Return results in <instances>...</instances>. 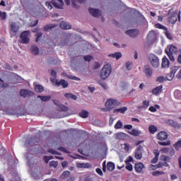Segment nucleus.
Wrapping results in <instances>:
<instances>
[{
    "instance_id": "obj_1",
    "label": "nucleus",
    "mask_w": 181,
    "mask_h": 181,
    "mask_svg": "<svg viewBox=\"0 0 181 181\" xmlns=\"http://www.w3.org/2000/svg\"><path fill=\"white\" fill-rule=\"evenodd\" d=\"M165 54L169 57L170 60L171 62H175V57L173 54H177L179 52V49L177 47L173 45H170L167 46V47L165 49Z\"/></svg>"
},
{
    "instance_id": "obj_2",
    "label": "nucleus",
    "mask_w": 181,
    "mask_h": 181,
    "mask_svg": "<svg viewBox=\"0 0 181 181\" xmlns=\"http://www.w3.org/2000/svg\"><path fill=\"white\" fill-rule=\"evenodd\" d=\"M111 71H112V68L111 67V64H106L102 68L100 71V78L102 80H107V77H110L111 74Z\"/></svg>"
},
{
    "instance_id": "obj_3",
    "label": "nucleus",
    "mask_w": 181,
    "mask_h": 181,
    "mask_svg": "<svg viewBox=\"0 0 181 181\" xmlns=\"http://www.w3.org/2000/svg\"><path fill=\"white\" fill-rule=\"evenodd\" d=\"M172 11H173V9H170L168 11L169 17L168 18V22L173 25L176 23V22H177V17H178V20L180 21V15H177V12H174L172 13Z\"/></svg>"
},
{
    "instance_id": "obj_4",
    "label": "nucleus",
    "mask_w": 181,
    "mask_h": 181,
    "mask_svg": "<svg viewBox=\"0 0 181 181\" xmlns=\"http://www.w3.org/2000/svg\"><path fill=\"white\" fill-rule=\"evenodd\" d=\"M148 59L153 67H159V58L155 54H150Z\"/></svg>"
},
{
    "instance_id": "obj_5",
    "label": "nucleus",
    "mask_w": 181,
    "mask_h": 181,
    "mask_svg": "<svg viewBox=\"0 0 181 181\" xmlns=\"http://www.w3.org/2000/svg\"><path fill=\"white\" fill-rule=\"evenodd\" d=\"M52 83H55L57 87L62 86V88H67L69 87V82L66 81L64 79H61L58 81L57 79H51Z\"/></svg>"
},
{
    "instance_id": "obj_6",
    "label": "nucleus",
    "mask_w": 181,
    "mask_h": 181,
    "mask_svg": "<svg viewBox=\"0 0 181 181\" xmlns=\"http://www.w3.org/2000/svg\"><path fill=\"white\" fill-rule=\"evenodd\" d=\"M30 34V31H23L21 33L20 37L21 39V42L25 44V45H28V43H29L30 40H29V35Z\"/></svg>"
},
{
    "instance_id": "obj_7",
    "label": "nucleus",
    "mask_w": 181,
    "mask_h": 181,
    "mask_svg": "<svg viewBox=\"0 0 181 181\" xmlns=\"http://www.w3.org/2000/svg\"><path fill=\"white\" fill-rule=\"evenodd\" d=\"M115 105H118V100L115 99H108L105 103V106L109 109L114 108Z\"/></svg>"
},
{
    "instance_id": "obj_8",
    "label": "nucleus",
    "mask_w": 181,
    "mask_h": 181,
    "mask_svg": "<svg viewBox=\"0 0 181 181\" xmlns=\"http://www.w3.org/2000/svg\"><path fill=\"white\" fill-rule=\"evenodd\" d=\"M89 13L94 16V18H100L101 16V11L100 9H95L93 8H89Z\"/></svg>"
},
{
    "instance_id": "obj_9",
    "label": "nucleus",
    "mask_w": 181,
    "mask_h": 181,
    "mask_svg": "<svg viewBox=\"0 0 181 181\" xmlns=\"http://www.w3.org/2000/svg\"><path fill=\"white\" fill-rule=\"evenodd\" d=\"M52 4L57 9H62L64 6L63 0H52Z\"/></svg>"
},
{
    "instance_id": "obj_10",
    "label": "nucleus",
    "mask_w": 181,
    "mask_h": 181,
    "mask_svg": "<svg viewBox=\"0 0 181 181\" xmlns=\"http://www.w3.org/2000/svg\"><path fill=\"white\" fill-rule=\"evenodd\" d=\"M147 39L148 40H150L151 43H153V42H156V40H158V37L156 35V33H155V31L153 30L150 31L147 35Z\"/></svg>"
},
{
    "instance_id": "obj_11",
    "label": "nucleus",
    "mask_w": 181,
    "mask_h": 181,
    "mask_svg": "<svg viewBox=\"0 0 181 181\" xmlns=\"http://www.w3.org/2000/svg\"><path fill=\"white\" fill-rule=\"evenodd\" d=\"M20 95L23 98H26V97H30L33 95V93L31 90H28L26 89H21L20 90Z\"/></svg>"
},
{
    "instance_id": "obj_12",
    "label": "nucleus",
    "mask_w": 181,
    "mask_h": 181,
    "mask_svg": "<svg viewBox=\"0 0 181 181\" xmlns=\"http://www.w3.org/2000/svg\"><path fill=\"white\" fill-rule=\"evenodd\" d=\"M165 124H167V125H170V127H173V128L180 129L181 127V124H179L177 122L172 119H167L165 121Z\"/></svg>"
},
{
    "instance_id": "obj_13",
    "label": "nucleus",
    "mask_w": 181,
    "mask_h": 181,
    "mask_svg": "<svg viewBox=\"0 0 181 181\" xmlns=\"http://www.w3.org/2000/svg\"><path fill=\"white\" fill-rule=\"evenodd\" d=\"M168 134L165 131H161L158 132L157 134V139L159 141H166V139H168Z\"/></svg>"
},
{
    "instance_id": "obj_14",
    "label": "nucleus",
    "mask_w": 181,
    "mask_h": 181,
    "mask_svg": "<svg viewBox=\"0 0 181 181\" xmlns=\"http://www.w3.org/2000/svg\"><path fill=\"white\" fill-rule=\"evenodd\" d=\"M126 35L130 36V37H136L139 35V30L134 29V30H129L125 32Z\"/></svg>"
},
{
    "instance_id": "obj_15",
    "label": "nucleus",
    "mask_w": 181,
    "mask_h": 181,
    "mask_svg": "<svg viewBox=\"0 0 181 181\" xmlns=\"http://www.w3.org/2000/svg\"><path fill=\"white\" fill-rule=\"evenodd\" d=\"M144 73L146 77L149 78V77H152V74H153V71H152V69L149 66H144Z\"/></svg>"
},
{
    "instance_id": "obj_16",
    "label": "nucleus",
    "mask_w": 181,
    "mask_h": 181,
    "mask_svg": "<svg viewBox=\"0 0 181 181\" xmlns=\"http://www.w3.org/2000/svg\"><path fill=\"white\" fill-rule=\"evenodd\" d=\"M153 153L155 155V158L151 160L152 163H157L158 160H159V155H160V152H159V150L155 149L153 151Z\"/></svg>"
},
{
    "instance_id": "obj_17",
    "label": "nucleus",
    "mask_w": 181,
    "mask_h": 181,
    "mask_svg": "<svg viewBox=\"0 0 181 181\" xmlns=\"http://www.w3.org/2000/svg\"><path fill=\"white\" fill-rule=\"evenodd\" d=\"M60 28L67 30L69 29H71V25L70 23H67V22L62 21L60 23Z\"/></svg>"
},
{
    "instance_id": "obj_18",
    "label": "nucleus",
    "mask_w": 181,
    "mask_h": 181,
    "mask_svg": "<svg viewBox=\"0 0 181 181\" xmlns=\"http://www.w3.org/2000/svg\"><path fill=\"white\" fill-rule=\"evenodd\" d=\"M36 141H37V138L36 137H30L27 139L25 143V146H26V148H29V145L34 144V142H36Z\"/></svg>"
},
{
    "instance_id": "obj_19",
    "label": "nucleus",
    "mask_w": 181,
    "mask_h": 181,
    "mask_svg": "<svg viewBox=\"0 0 181 181\" xmlns=\"http://www.w3.org/2000/svg\"><path fill=\"white\" fill-rule=\"evenodd\" d=\"M163 88V86L160 85L152 90V94H154V95H158V94L162 93V90Z\"/></svg>"
},
{
    "instance_id": "obj_20",
    "label": "nucleus",
    "mask_w": 181,
    "mask_h": 181,
    "mask_svg": "<svg viewBox=\"0 0 181 181\" xmlns=\"http://www.w3.org/2000/svg\"><path fill=\"white\" fill-rule=\"evenodd\" d=\"M11 30L12 33L16 35L19 32V27L16 25V23H12L11 25Z\"/></svg>"
},
{
    "instance_id": "obj_21",
    "label": "nucleus",
    "mask_w": 181,
    "mask_h": 181,
    "mask_svg": "<svg viewBox=\"0 0 181 181\" xmlns=\"http://www.w3.org/2000/svg\"><path fill=\"white\" fill-rule=\"evenodd\" d=\"M170 64V62H169V59L166 57H163L162 60V67L163 69H168Z\"/></svg>"
},
{
    "instance_id": "obj_22",
    "label": "nucleus",
    "mask_w": 181,
    "mask_h": 181,
    "mask_svg": "<svg viewBox=\"0 0 181 181\" xmlns=\"http://www.w3.org/2000/svg\"><path fill=\"white\" fill-rule=\"evenodd\" d=\"M128 134L132 135L133 136H139L141 135V130H138L136 129H132L131 132H128Z\"/></svg>"
},
{
    "instance_id": "obj_23",
    "label": "nucleus",
    "mask_w": 181,
    "mask_h": 181,
    "mask_svg": "<svg viewBox=\"0 0 181 181\" xmlns=\"http://www.w3.org/2000/svg\"><path fill=\"white\" fill-rule=\"evenodd\" d=\"M134 169L136 172L140 173V172H142V169H144V165L142 164V163H136Z\"/></svg>"
},
{
    "instance_id": "obj_24",
    "label": "nucleus",
    "mask_w": 181,
    "mask_h": 181,
    "mask_svg": "<svg viewBox=\"0 0 181 181\" xmlns=\"http://www.w3.org/2000/svg\"><path fill=\"white\" fill-rule=\"evenodd\" d=\"M64 98H67L68 100H77V95H73L72 93H66L64 94Z\"/></svg>"
},
{
    "instance_id": "obj_25",
    "label": "nucleus",
    "mask_w": 181,
    "mask_h": 181,
    "mask_svg": "<svg viewBox=\"0 0 181 181\" xmlns=\"http://www.w3.org/2000/svg\"><path fill=\"white\" fill-rule=\"evenodd\" d=\"M109 57H112L113 59H116V60H119V59L122 57V54H121V52H115L114 54H109Z\"/></svg>"
},
{
    "instance_id": "obj_26",
    "label": "nucleus",
    "mask_w": 181,
    "mask_h": 181,
    "mask_svg": "<svg viewBox=\"0 0 181 181\" xmlns=\"http://www.w3.org/2000/svg\"><path fill=\"white\" fill-rule=\"evenodd\" d=\"M64 1L67 6L70 5L71 0H64ZM71 4L74 8H76V9H78V6H77V1H76V0H71Z\"/></svg>"
},
{
    "instance_id": "obj_27",
    "label": "nucleus",
    "mask_w": 181,
    "mask_h": 181,
    "mask_svg": "<svg viewBox=\"0 0 181 181\" xmlns=\"http://www.w3.org/2000/svg\"><path fill=\"white\" fill-rule=\"evenodd\" d=\"M31 53L35 56H37V54H39V47L36 45H33L31 47Z\"/></svg>"
},
{
    "instance_id": "obj_28",
    "label": "nucleus",
    "mask_w": 181,
    "mask_h": 181,
    "mask_svg": "<svg viewBox=\"0 0 181 181\" xmlns=\"http://www.w3.org/2000/svg\"><path fill=\"white\" fill-rule=\"evenodd\" d=\"M164 166L165 168H168L169 166V163L168 162L164 161V162H160L156 165V169H158L159 168H162Z\"/></svg>"
},
{
    "instance_id": "obj_29",
    "label": "nucleus",
    "mask_w": 181,
    "mask_h": 181,
    "mask_svg": "<svg viewBox=\"0 0 181 181\" xmlns=\"http://www.w3.org/2000/svg\"><path fill=\"white\" fill-rule=\"evenodd\" d=\"M37 98H40L42 101L44 103H46L47 101H49V100L52 99V96L47 95V96H42V95H38Z\"/></svg>"
},
{
    "instance_id": "obj_30",
    "label": "nucleus",
    "mask_w": 181,
    "mask_h": 181,
    "mask_svg": "<svg viewBox=\"0 0 181 181\" xmlns=\"http://www.w3.org/2000/svg\"><path fill=\"white\" fill-rule=\"evenodd\" d=\"M107 170H109V172H112V170H114V169H115V164H114V163H112V162H109L107 165Z\"/></svg>"
},
{
    "instance_id": "obj_31",
    "label": "nucleus",
    "mask_w": 181,
    "mask_h": 181,
    "mask_svg": "<svg viewBox=\"0 0 181 181\" xmlns=\"http://www.w3.org/2000/svg\"><path fill=\"white\" fill-rule=\"evenodd\" d=\"M127 110H128V108H127V107H120L119 109H115L113 112H120V114H124V112H125V111H127Z\"/></svg>"
},
{
    "instance_id": "obj_32",
    "label": "nucleus",
    "mask_w": 181,
    "mask_h": 181,
    "mask_svg": "<svg viewBox=\"0 0 181 181\" xmlns=\"http://www.w3.org/2000/svg\"><path fill=\"white\" fill-rule=\"evenodd\" d=\"M35 90L37 93H43L45 91V88L41 85H36Z\"/></svg>"
},
{
    "instance_id": "obj_33",
    "label": "nucleus",
    "mask_w": 181,
    "mask_h": 181,
    "mask_svg": "<svg viewBox=\"0 0 181 181\" xmlns=\"http://www.w3.org/2000/svg\"><path fill=\"white\" fill-rule=\"evenodd\" d=\"M148 131L150 132V134H155V132H156V131H158V127H156V126L153 125H151L148 127Z\"/></svg>"
},
{
    "instance_id": "obj_34",
    "label": "nucleus",
    "mask_w": 181,
    "mask_h": 181,
    "mask_svg": "<svg viewBox=\"0 0 181 181\" xmlns=\"http://www.w3.org/2000/svg\"><path fill=\"white\" fill-rule=\"evenodd\" d=\"M88 112L86 110H82L79 113V117H81V118H88Z\"/></svg>"
},
{
    "instance_id": "obj_35",
    "label": "nucleus",
    "mask_w": 181,
    "mask_h": 181,
    "mask_svg": "<svg viewBox=\"0 0 181 181\" xmlns=\"http://www.w3.org/2000/svg\"><path fill=\"white\" fill-rule=\"evenodd\" d=\"M149 107V100H144L143 101V105L142 106H139V110L144 108H148Z\"/></svg>"
},
{
    "instance_id": "obj_36",
    "label": "nucleus",
    "mask_w": 181,
    "mask_h": 181,
    "mask_svg": "<svg viewBox=\"0 0 181 181\" xmlns=\"http://www.w3.org/2000/svg\"><path fill=\"white\" fill-rule=\"evenodd\" d=\"M158 145L161 146H169V145H170V140H168L167 141H158Z\"/></svg>"
},
{
    "instance_id": "obj_37",
    "label": "nucleus",
    "mask_w": 181,
    "mask_h": 181,
    "mask_svg": "<svg viewBox=\"0 0 181 181\" xmlns=\"http://www.w3.org/2000/svg\"><path fill=\"white\" fill-rule=\"evenodd\" d=\"M132 61H128L127 62H126L125 66L127 70H132Z\"/></svg>"
},
{
    "instance_id": "obj_38",
    "label": "nucleus",
    "mask_w": 181,
    "mask_h": 181,
    "mask_svg": "<svg viewBox=\"0 0 181 181\" xmlns=\"http://www.w3.org/2000/svg\"><path fill=\"white\" fill-rule=\"evenodd\" d=\"M174 77H175L174 74L170 72L166 75L165 80H168V81H172Z\"/></svg>"
},
{
    "instance_id": "obj_39",
    "label": "nucleus",
    "mask_w": 181,
    "mask_h": 181,
    "mask_svg": "<svg viewBox=\"0 0 181 181\" xmlns=\"http://www.w3.org/2000/svg\"><path fill=\"white\" fill-rule=\"evenodd\" d=\"M165 30V35L167 39H169V40H173V37L172 36V34H170V33L168 30V28L167 30Z\"/></svg>"
},
{
    "instance_id": "obj_40",
    "label": "nucleus",
    "mask_w": 181,
    "mask_h": 181,
    "mask_svg": "<svg viewBox=\"0 0 181 181\" xmlns=\"http://www.w3.org/2000/svg\"><path fill=\"white\" fill-rule=\"evenodd\" d=\"M59 111H63L64 112H66L69 111V107L61 105L60 107H59Z\"/></svg>"
},
{
    "instance_id": "obj_41",
    "label": "nucleus",
    "mask_w": 181,
    "mask_h": 181,
    "mask_svg": "<svg viewBox=\"0 0 181 181\" xmlns=\"http://www.w3.org/2000/svg\"><path fill=\"white\" fill-rule=\"evenodd\" d=\"M134 157L136 158V159H138L139 160H141V159H142V152L136 151Z\"/></svg>"
},
{
    "instance_id": "obj_42",
    "label": "nucleus",
    "mask_w": 181,
    "mask_h": 181,
    "mask_svg": "<svg viewBox=\"0 0 181 181\" xmlns=\"http://www.w3.org/2000/svg\"><path fill=\"white\" fill-rule=\"evenodd\" d=\"M155 28H156V29H163V30H168V28L162 25V24H160V23L155 24Z\"/></svg>"
},
{
    "instance_id": "obj_43",
    "label": "nucleus",
    "mask_w": 181,
    "mask_h": 181,
    "mask_svg": "<svg viewBox=\"0 0 181 181\" xmlns=\"http://www.w3.org/2000/svg\"><path fill=\"white\" fill-rule=\"evenodd\" d=\"M70 176V171H64L62 175V179H66V177H69Z\"/></svg>"
},
{
    "instance_id": "obj_44",
    "label": "nucleus",
    "mask_w": 181,
    "mask_h": 181,
    "mask_svg": "<svg viewBox=\"0 0 181 181\" xmlns=\"http://www.w3.org/2000/svg\"><path fill=\"white\" fill-rule=\"evenodd\" d=\"M160 175H165L163 171H154L152 173L153 176H160Z\"/></svg>"
},
{
    "instance_id": "obj_45",
    "label": "nucleus",
    "mask_w": 181,
    "mask_h": 181,
    "mask_svg": "<svg viewBox=\"0 0 181 181\" xmlns=\"http://www.w3.org/2000/svg\"><path fill=\"white\" fill-rule=\"evenodd\" d=\"M126 169L129 172H132L134 169L132 167V164H131V163H126Z\"/></svg>"
},
{
    "instance_id": "obj_46",
    "label": "nucleus",
    "mask_w": 181,
    "mask_h": 181,
    "mask_svg": "<svg viewBox=\"0 0 181 181\" xmlns=\"http://www.w3.org/2000/svg\"><path fill=\"white\" fill-rule=\"evenodd\" d=\"M181 147V140L177 141L175 144H174V148L175 149H176L177 151H179V148Z\"/></svg>"
},
{
    "instance_id": "obj_47",
    "label": "nucleus",
    "mask_w": 181,
    "mask_h": 181,
    "mask_svg": "<svg viewBox=\"0 0 181 181\" xmlns=\"http://www.w3.org/2000/svg\"><path fill=\"white\" fill-rule=\"evenodd\" d=\"M115 129H121L122 128V122L121 121H118L115 125Z\"/></svg>"
},
{
    "instance_id": "obj_48",
    "label": "nucleus",
    "mask_w": 181,
    "mask_h": 181,
    "mask_svg": "<svg viewBox=\"0 0 181 181\" xmlns=\"http://www.w3.org/2000/svg\"><path fill=\"white\" fill-rule=\"evenodd\" d=\"M56 25H47L44 27V31L47 32V30H50V29H53Z\"/></svg>"
},
{
    "instance_id": "obj_49",
    "label": "nucleus",
    "mask_w": 181,
    "mask_h": 181,
    "mask_svg": "<svg viewBox=\"0 0 181 181\" xmlns=\"http://www.w3.org/2000/svg\"><path fill=\"white\" fill-rule=\"evenodd\" d=\"M156 81L158 83H163L164 81H166V78H165V76H158L156 78Z\"/></svg>"
},
{
    "instance_id": "obj_50",
    "label": "nucleus",
    "mask_w": 181,
    "mask_h": 181,
    "mask_svg": "<svg viewBox=\"0 0 181 181\" xmlns=\"http://www.w3.org/2000/svg\"><path fill=\"white\" fill-rule=\"evenodd\" d=\"M59 163L57 161L52 160L49 162V166L52 168H57Z\"/></svg>"
},
{
    "instance_id": "obj_51",
    "label": "nucleus",
    "mask_w": 181,
    "mask_h": 181,
    "mask_svg": "<svg viewBox=\"0 0 181 181\" xmlns=\"http://www.w3.org/2000/svg\"><path fill=\"white\" fill-rule=\"evenodd\" d=\"M178 70H179V66H174L171 69L170 73L175 76V74L177 73Z\"/></svg>"
},
{
    "instance_id": "obj_52",
    "label": "nucleus",
    "mask_w": 181,
    "mask_h": 181,
    "mask_svg": "<svg viewBox=\"0 0 181 181\" xmlns=\"http://www.w3.org/2000/svg\"><path fill=\"white\" fill-rule=\"evenodd\" d=\"M0 18L1 21H5V19H6V12H2L0 11Z\"/></svg>"
},
{
    "instance_id": "obj_53",
    "label": "nucleus",
    "mask_w": 181,
    "mask_h": 181,
    "mask_svg": "<svg viewBox=\"0 0 181 181\" xmlns=\"http://www.w3.org/2000/svg\"><path fill=\"white\" fill-rule=\"evenodd\" d=\"M83 59L85 62H91L93 60V56L91 55H87L83 57Z\"/></svg>"
},
{
    "instance_id": "obj_54",
    "label": "nucleus",
    "mask_w": 181,
    "mask_h": 181,
    "mask_svg": "<svg viewBox=\"0 0 181 181\" xmlns=\"http://www.w3.org/2000/svg\"><path fill=\"white\" fill-rule=\"evenodd\" d=\"M49 153H52V155H62V153H59L58 151H56L53 149L48 150Z\"/></svg>"
},
{
    "instance_id": "obj_55",
    "label": "nucleus",
    "mask_w": 181,
    "mask_h": 181,
    "mask_svg": "<svg viewBox=\"0 0 181 181\" xmlns=\"http://www.w3.org/2000/svg\"><path fill=\"white\" fill-rule=\"evenodd\" d=\"M67 78H70L71 80H76V81H80V78H78L77 76H73L71 75H68Z\"/></svg>"
},
{
    "instance_id": "obj_56",
    "label": "nucleus",
    "mask_w": 181,
    "mask_h": 181,
    "mask_svg": "<svg viewBox=\"0 0 181 181\" xmlns=\"http://www.w3.org/2000/svg\"><path fill=\"white\" fill-rule=\"evenodd\" d=\"M36 36H37V37L35 39V42H39V40H40L41 37L43 36V33H38L36 34Z\"/></svg>"
},
{
    "instance_id": "obj_57",
    "label": "nucleus",
    "mask_w": 181,
    "mask_h": 181,
    "mask_svg": "<svg viewBox=\"0 0 181 181\" xmlns=\"http://www.w3.org/2000/svg\"><path fill=\"white\" fill-rule=\"evenodd\" d=\"M163 160L164 162H170V157H169L168 156H163Z\"/></svg>"
},
{
    "instance_id": "obj_58",
    "label": "nucleus",
    "mask_w": 181,
    "mask_h": 181,
    "mask_svg": "<svg viewBox=\"0 0 181 181\" xmlns=\"http://www.w3.org/2000/svg\"><path fill=\"white\" fill-rule=\"evenodd\" d=\"M100 67H101V65L100 64V63L95 62L93 65V68L95 69V70H97V69H100Z\"/></svg>"
},
{
    "instance_id": "obj_59",
    "label": "nucleus",
    "mask_w": 181,
    "mask_h": 181,
    "mask_svg": "<svg viewBox=\"0 0 181 181\" xmlns=\"http://www.w3.org/2000/svg\"><path fill=\"white\" fill-rule=\"evenodd\" d=\"M129 162H134V158H132V156H129L125 160V163H130Z\"/></svg>"
},
{
    "instance_id": "obj_60",
    "label": "nucleus",
    "mask_w": 181,
    "mask_h": 181,
    "mask_svg": "<svg viewBox=\"0 0 181 181\" xmlns=\"http://www.w3.org/2000/svg\"><path fill=\"white\" fill-rule=\"evenodd\" d=\"M52 101H53L54 104L55 105H57V107H58L62 105L60 104V102H59V100H56V99L52 100Z\"/></svg>"
},
{
    "instance_id": "obj_61",
    "label": "nucleus",
    "mask_w": 181,
    "mask_h": 181,
    "mask_svg": "<svg viewBox=\"0 0 181 181\" xmlns=\"http://www.w3.org/2000/svg\"><path fill=\"white\" fill-rule=\"evenodd\" d=\"M148 110L151 111V112H156V107H153V106H151L148 108Z\"/></svg>"
},
{
    "instance_id": "obj_62",
    "label": "nucleus",
    "mask_w": 181,
    "mask_h": 181,
    "mask_svg": "<svg viewBox=\"0 0 181 181\" xmlns=\"http://www.w3.org/2000/svg\"><path fill=\"white\" fill-rule=\"evenodd\" d=\"M124 129H132V124H125L124 126Z\"/></svg>"
},
{
    "instance_id": "obj_63",
    "label": "nucleus",
    "mask_w": 181,
    "mask_h": 181,
    "mask_svg": "<svg viewBox=\"0 0 181 181\" xmlns=\"http://www.w3.org/2000/svg\"><path fill=\"white\" fill-rule=\"evenodd\" d=\"M96 173L100 175V176H103V170L101 168H97L96 169Z\"/></svg>"
},
{
    "instance_id": "obj_64",
    "label": "nucleus",
    "mask_w": 181,
    "mask_h": 181,
    "mask_svg": "<svg viewBox=\"0 0 181 181\" xmlns=\"http://www.w3.org/2000/svg\"><path fill=\"white\" fill-rule=\"evenodd\" d=\"M177 60V62H178L180 64H181V52H180V54H179Z\"/></svg>"
}]
</instances>
